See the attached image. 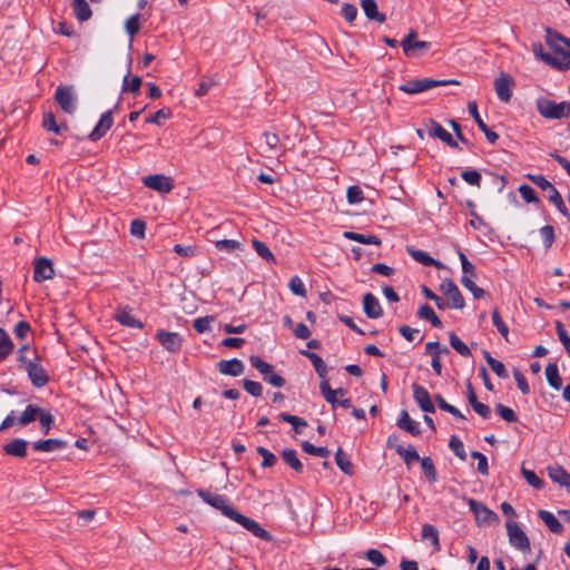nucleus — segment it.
<instances>
[{
  "instance_id": "473e14b6",
  "label": "nucleus",
  "mask_w": 570,
  "mask_h": 570,
  "mask_svg": "<svg viewBox=\"0 0 570 570\" xmlns=\"http://www.w3.org/2000/svg\"><path fill=\"white\" fill-rule=\"evenodd\" d=\"M539 518L543 521V523L550 529L553 533H561L562 532V524L559 522V520L549 511L540 510L538 512Z\"/></svg>"
},
{
  "instance_id": "13d9d810",
  "label": "nucleus",
  "mask_w": 570,
  "mask_h": 570,
  "mask_svg": "<svg viewBox=\"0 0 570 570\" xmlns=\"http://www.w3.org/2000/svg\"><path fill=\"white\" fill-rule=\"evenodd\" d=\"M521 473L527 480V482L533 487L534 489H542L544 485V482L531 470H528L522 466Z\"/></svg>"
},
{
  "instance_id": "39448f33",
  "label": "nucleus",
  "mask_w": 570,
  "mask_h": 570,
  "mask_svg": "<svg viewBox=\"0 0 570 570\" xmlns=\"http://www.w3.org/2000/svg\"><path fill=\"white\" fill-rule=\"evenodd\" d=\"M401 45L403 53L407 58L421 56L431 48L430 42L417 39V32L413 29L404 37Z\"/></svg>"
},
{
  "instance_id": "dca6fc26",
  "label": "nucleus",
  "mask_w": 570,
  "mask_h": 570,
  "mask_svg": "<svg viewBox=\"0 0 570 570\" xmlns=\"http://www.w3.org/2000/svg\"><path fill=\"white\" fill-rule=\"evenodd\" d=\"M468 110L470 112V115L472 116V118L474 119V121L476 122L479 129L485 135L487 139L489 140V142L491 144H495L497 140L499 139V135L497 132H494L493 130H491L487 125L485 122L482 120L479 111H478V105L475 101H470L468 104Z\"/></svg>"
},
{
  "instance_id": "72a5a7b5",
  "label": "nucleus",
  "mask_w": 570,
  "mask_h": 570,
  "mask_svg": "<svg viewBox=\"0 0 570 570\" xmlns=\"http://www.w3.org/2000/svg\"><path fill=\"white\" fill-rule=\"evenodd\" d=\"M343 237L361 244L381 245V239L375 235H364L355 232H344Z\"/></svg>"
},
{
  "instance_id": "ddd939ff",
  "label": "nucleus",
  "mask_w": 570,
  "mask_h": 570,
  "mask_svg": "<svg viewBox=\"0 0 570 570\" xmlns=\"http://www.w3.org/2000/svg\"><path fill=\"white\" fill-rule=\"evenodd\" d=\"M28 376L36 387H42L49 382V376L45 368L36 361H29L24 366Z\"/></svg>"
},
{
  "instance_id": "338daca9",
  "label": "nucleus",
  "mask_w": 570,
  "mask_h": 570,
  "mask_svg": "<svg viewBox=\"0 0 570 570\" xmlns=\"http://www.w3.org/2000/svg\"><path fill=\"white\" fill-rule=\"evenodd\" d=\"M471 456L473 459L478 460V468H476L478 471L482 475H488L489 474V464H488L487 456L479 451H472Z\"/></svg>"
},
{
  "instance_id": "bf43d9fd",
  "label": "nucleus",
  "mask_w": 570,
  "mask_h": 570,
  "mask_svg": "<svg viewBox=\"0 0 570 570\" xmlns=\"http://www.w3.org/2000/svg\"><path fill=\"white\" fill-rule=\"evenodd\" d=\"M170 117H171L170 109L163 108V109H159L158 111H156L155 114L148 116L146 118V122L155 124V125L160 126L161 125V120L169 119Z\"/></svg>"
},
{
  "instance_id": "a19ab883",
  "label": "nucleus",
  "mask_w": 570,
  "mask_h": 570,
  "mask_svg": "<svg viewBox=\"0 0 570 570\" xmlns=\"http://www.w3.org/2000/svg\"><path fill=\"white\" fill-rule=\"evenodd\" d=\"M335 462L342 472H344L347 475L353 474V464L341 448L335 453Z\"/></svg>"
},
{
  "instance_id": "393cba45",
  "label": "nucleus",
  "mask_w": 570,
  "mask_h": 570,
  "mask_svg": "<svg viewBox=\"0 0 570 570\" xmlns=\"http://www.w3.org/2000/svg\"><path fill=\"white\" fill-rule=\"evenodd\" d=\"M67 445V441L59 439L39 440L32 444L33 449L39 452H53L61 450Z\"/></svg>"
},
{
  "instance_id": "3c124183",
  "label": "nucleus",
  "mask_w": 570,
  "mask_h": 570,
  "mask_svg": "<svg viewBox=\"0 0 570 570\" xmlns=\"http://www.w3.org/2000/svg\"><path fill=\"white\" fill-rule=\"evenodd\" d=\"M449 448L453 451V453L462 461L466 459V453L464 450V445L462 441L456 436L452 435L449 441Z\"/></svg>"
},
{
  "instance_id": "c03bdc74",
  "label": "nucleus",
  "mask_w": 570,
  "mask_h": 570,
  "mask_svg": "<svg viewBox=\"0 0 570 570\" xmlns=\"http://www.w3.org/2000/svg\"><path fill=\"white\" fill-rule=\"evenodd\" d=\"M252 245H253L255 252L257 253V255H259L266 262L276 263L275 256L273 255V253L269 250V248L267 247V245L264 242H261L258 239H253Z\"/></svg>"
},
{
  "instance_id": "aec40b11",
  "label": "nucleus",
  "mask_w": 570,
  "mask_h": 570,
  "mask_svg": "<svg viewBox=\"0 0 570 570\" xmlns=\"http://www.w3.org/2000/svg\"><path fill=\"white\" fill-rule=\"evenodd\" d=\"M363 311L370 318H379L383 314V309L379 299L372 294L366 293L363 297Z\"/></svg>"
},
{
  "instance_id": "052dcab7",
  "label": "nucleus",
  "mask_w": 570,
  "mask_h": 570,
  "mask_svg": "<svg viewBox=\"0 0 570 570\" xmlns=\"http://www.w3.org/2000/svg\"><path fill=\"white\" fill-rule=\"evenodd\" d=\"M288 287L293 294L301 296V297L306 296L307 292H306L305 285L298 276H293L289 279Z\"/></svg>"
},
{
  "instance_id": "7c9ffc66",
  "label": "nucleus",
  "mask_w": 570,
  "mask_h": 570,
  "mask_svg": "<svg viewBox=\"0 0 570 570\" xmlns=\"http://www.w3.org/2000/svg\"><path fill=\"white\" fill-rule=\"evenodd\" d=\"M73 13L80 22L89 20L92 11L86 0H72L71 2Z\"/></svg>"
},
{
  "instance_id": "680f3d73",
  "label": "nucleus",
  "mask_w": 570,
  "mask_h": 570,
  "mask_svg": "<svg viewBox=\"0 0 570 570\" xmlns=\"http://www.w3.org/2000/svg\"><path fill=\"white\" fill-rule=\"evenodd\" d=\"M365 557L370 562H372L376 567H383L387 562L386 558L382 554V552L376 549L367 550Z\"/></svg>"
},
{
  "instance_id": "b1692460",
  "label": "nucleus",
  "mask_w": 570,
  "mask_h": 570,
  "mask_svg": "<svg viewBox=\"0 0 570 570\" xmlns=\"http://www.w3.org/2000/svg\"><path fill=\"white\" fill-rule=\"evenodd\" d=\"M320 390H321V394L323 395V397L328 403H331L333 407H335L336 404H338L337 396H345L347 393L346 390L341 389V387L336 389V390H332L327 380L321 381Z\"/></svg>"
},
{
  "instance_id": "f257e3e1",
  "label": "nucleus",
  "mask_w": 570,
  "mask_h": 570,
  "mask_svg": "<svg viewBox=\"0 0 570 570\" xmlns=\"http://www.w3.org/2000/svg\"><path fill=\"white\" fill-rule=\"evenodd\" d=\"M197 494L207 504L219 510L225 517L239 523L246 530L252 532L255 537L271 541L272 535L265 529H263L256 521L247 518L246 515L237 512L228 502V499L222 494L212 493L207 490L198 489Z\"/></svg>"
},
{
  "instance_id": "4d7b16f0",
  "label": "nucleus",
  "mask_w": 570,
  "mask_h": 570,
  "mask_svg": "<svg viewBox=\"0 0 570 570\" xmlns=\"http://www.w3.org/2000/svg\"><path fill=\"white\" fill-rule=\"evenodd\" d=\"M491 317L499 333L504 337L505 341H509V328L502 321L499 311L493 309L491 313Z\"/></svg>"
},
{
  "instance_id": "e2e57ef3",
  "label": "nucleus",
  "mask_w": 570,
  "mask_h": 570,
  "mask_svg": "<svg viewBox=\"0 0 570 570\" xmlns=\"http://www.w3.org/2000/svg\"><path fill=\"white\" fill-rule=\"evenodd\" d=\"M556 331H557L560 342L562 343L567 353L570 356V337H569L563 324L560 321L556 322Z\"/></svg>"
},
{
  "instance_id": "2f4dec72",
  "label": "nucleus",
  "mask_w": 570,
  "mask_h": 570,
  "mask_svg": "<svg viewBox=\"0 0 570 570\" xmlns=\"http://www.w3.org/2000/svg\"><path fill=\"white\" fill-rule=\"evenodd\" d=\"M407 253L411 255V257H413L416 262L421 263L424 266H434V267L442 266V264L439 261L432 258L428 253H425L423 250L409 247Z\"/></svg>"
},
{
  "instance_id": "a18cd8bd",
  "label": "nucleus",
  "mask_w": 570,
  "mask_h": 570,
  "mask_svg": "<svg viewBox=\"0 0 570 570\" xmlns=\"http://www.w3.org/2000/svg\"><path fill=\"white\" fill-rule=\"evenodd\" d=\"M302 450L307 454L316 455L320 458H327L331 454V452L327 448L315 446L314 444H312L307 441L302 442Z\"/></svg>"
},
{
  "instance_id": "6e6552de",
  "label": "nucleus",
  "mask_w": 570,
  "mask_h": 570,
  "mask_svg": "<svg viewBox=\"0 0 570 570\" xmlns=\"http://www.w3.org/2000/svg\"><path fill=\"white\" fill-rule=\"evenodd\" d=\"M468 504L475 517V521L479 525L491 524L499 520V517L495 512L490 510L483 503L476 501L475 499H468Z\"/></svg>"
},
{
  "instance_id": "a211bd4d",
  "label": "nucleus",
  "mask_w": 570,
  "mask_h": 570,
  "mask_svg": "<svg viewBox=\"0 0 570 570\" xmlns=\"http://www.w3.org/2000/svg\"><path fill=\"white\" fill-rule=\"evenodd\" d=\"M115 320L121 325L131 328H142V323L134 315L129 306L118 307L115 312Z\"/></svg>"
},
{
  "instance_id": "f704fd0d",
  "label": "nucleus",
  "mask_w": 570,
  "mask_h": 570,
  "mask_svg": "<svg viewBox=\"0 0 570 570\" xmlns=\"http://www.w3.org/2000/svg\"><path fill=\"white\" fill-rule=\"evenodd\" d=\"M546 376L549 385L554 390H560L562 380L559 375V370L556 363H549L546 367Z\"/></svg>"
},
{
  "instance_id": "4be33fe9",
  "label": "nucleus",
  "mask_w": 570,
  "mask_h": 570,
  "mask_svg": "<svg viewBox=\"0 0 570 570\" xmlns=\"http://www.w3.org/2000/svg\"><path fill=\"white\" fill-rule=\"evenodd\" d=\"M28 441L24 439H14L3 445V452L14 458H24L27 455Z\"/></svg>"
},
{
  "instance_id": "f03ea898",
  "label": "nucleus",
  "mask_w": 570,
  "mask_h": 570,
  "mask_svg": "<svg viewBox=\"0 0 570 570\" xmlns=\"http://www.w3.org/2000/svg\"><path fill=\"white\" fill-rule=\"evenodd\" d=\"M546 45L552 51V58L557 59L564 67L554 68L558 71H566L570 69V39L552 31L550 28L546 29Z\"/></svg>"
},
{
  "instance_id": "f3484780",
  "label": "nucleus",
  "mask_w": 570,
  "mask_h": 570,
  "mask_svg": "<svg viewBox=\"0 0 570 570\" xmlns=\"http://www.w3.org/2000/svg\"><path fill=\"white\" fill-rule=\"evenodd\" d=\"M112 124H114L112 111L108 110V111L104 112L101 115L98 124L94 128V130L89 134L88 138L91 141L99 140L111 128Z\"/></svg>"
},
{
  "instance_id": "9b49d317",
  "label": "nucleus",
  "mask_w": 570,
  "mask_h": 570,
  "mask_svg": "<svg viewBox=\"0 0 570 570\" xmlns=\"http://www.w3.org/2000/svg\"><path fill=\"white\" fill-rule=\"evenodd\" d=\"M55 276V269L52 261L48 257H38L33 263V281L41 283L45 281L52 279Z\"/></svg>"
},
{
  "instance_id": "423d86ee",
  "label": "nucleus",
  "mask_w": 570,
  "mask_h": 570,
  "mask_svg": "<svg viewBox=\"0 0 570 570\" xmlns=\"http://www.w3.org/2000/svg\"><path fill=\"white\" fill-rule=\"evenodd\" d=\"M505 527L510 544L521 552H530L529 538L521 527L515 521H508Z\"/></svg>"
},
{
  "instance_id": "6ab92c4d",
  "label": "nucleus",
  "mask_w": 570,
  "mask_h": 570,
  "mask_svg": "<svg viewBox=\"0 0 570 570\" xmlns=\"http://www.w3.org/2000/svg\"><path fill=\"white\" fill-rule=\"evenodd\" d=\"M413 397L420 405L421 410L425 413H433L435 411L434 405L431 401L428 390L419 384L412 385Z\"/></svg>"
},
{
  "instance_id": "69168bd1",
  "label": "nucleus",
  "mask_w": 570,
  "mask_h": 570,
  "mask_svg": "<svg viewBox=\"0 0 570 570\" xmlns=\"http://www.w3.org/2000/svg\"><path fill=\"white\" fill-rule=\"evenodd\" d=\"M519 193H520L521 197L524 199V202H527V203H538L539 202L535 190L527 184H523L519 187Z\"/></svg>"
},
{
  "instance_id": "ea45409f",
  "label": "nucleus",
  "mask_w": 570,
  "mask_h": 570,
  "mask_svg": "<svg viewBox=\"0 0 570 570\" xmlns=\"http://www.w3.org/2000/svg\"><path fill=\"white\" fill-rule=\"evenodd\" d=\"M395 451L404 460L406 465H410L413 461L421 460L420 455L417 454L416 449L412 445H410L409 448H404L399 444L395 446Z\"/></svg>"
},
{
  "instance_id": "0eeeda50",
  "label": "nucleus",
  "mask_w": 570,
  "mask_h": 570,
  "mask_svg": "<svg viewBox=\"0 0 570 570\" xmlns=\"http://www.w3.org/2000/svg\"><path fill=\"white\" fill-rule=\"evenodd\" d=\"M55 100L65 112L71 115L76 111L77 97L73 86L69 85L57 87L55 92Z\"/></svg>"
},
{
  "instance_id": "cd10ccee",
  "label": "nucleus",
  "mask_w": 570,
  "mask_h": 570,
  "mask_svg": "<svg viewBox=\"0 0 570 570\" xmlns=\"http://www.w3.org/2000/svg\"><path fill=\"white\" fill-rule=\"evenodd\" d=\"M397 426L414 436H417L421 434L419 424L411 419V416L409 415V413L405 410L401 411V413H400V417L397 420Z\"/></svg>"
},
{
  "instance_id": "5701e85b",
  "label": "nucleus",
  "mask_w": 570,
  "mask_h": 570,
  "mask_svg": "<svg viewBox=\"0 0 570 570\" xmlns=\"http://www.w3.org/2000/svg\"><path fill=\"white\" fill-rule=\"evenodd\" d=\"M360 4L367 19L383 23L386 16L380 12L375 0H360Z\"/></svg>"
},
{
  "instance_id": "f8f14e48",
  "label": "nucleus",
  "mask_w": 570,
  "mask_h": 570,
  "mask_svg": "<svg viewBox=\"0 0 570 570\" xmlns=\"http://www.w3.org/2000/svg\"><path fill=\"white\" fill-rule=\"evenodd\" d=\"M424 126L428 130V134L433 138H439L444 144L449 145L452 148L459 149L458 142L453 139L451 134L446 131L439 122L434 119H428L424 121Z\"/></svg>"
},
{
  "instance_id": "8fccbe9b",
  "label": "nucleus",
  "mask_w": 570,
  "mask_h": 570,
  "mask_svg": "<svg viewBox=\"0 0 570 570\" xmlns=\"http://www.w3.org/2000/svg\"><path fill=\"white\" fill-rule=\"evenodd\" d=\"M140 16L138 13L130 16L125 22V29L131 38L140 31Z\"/></svg>"
},
{
  "instance_id": "20e7f679",
  "label": "nucleus",
  "mask_w": 570,
  "mask_h": 570,
  "mask_svg": "<svg viewBox=\"0 0 570 570\" xmlns=\"http://www.w3.org/2000/svg\"><path fill=\"white\" fill-rule=\"evenodd\" d=\"M452 83H459L456 80H433L428 78L416 79V80H410L404 83H402L399 89L405 94L414 95L419 92L426 91L429 89L439 87V86H446Z\"/></svg>"
},
{
  "instance_id": "864d4df0",
  "label": "nucleus",
  "mask_w": 570,
  "mask_h": 570,
  "mask_svg": "<svg viewBox=\"0 0 570 570\" xmlns=\"http://www.w3.org/2000/svg\"><path fill=\"white\" fill-rule=\"evenodd\" d=\"M141 83L142 80L139 76H134L130 79L128 78V76H126L124 79L122 91L128 90L136 95L139 92Z\"/></svg>"
},
{
  "instance_id": "e433bc0d",
  "label": "nucleus",
  "mask_w": 570,
  "mask_h": 570,
  "mask_svg": "<svg viewBox=\"0 0 570 570\" xmlns=\"http://www.w3.org/2000/svg\"><path fill=\"white\" fill-rule=\"evenodd\" d=\"M282 458L284 462L291 466L295 472L302 473L303 472V464L297 458V453L293 449H285L282 452Z\"/></svg>"
},
{
  "instance_id": "4468645a",
  "label": "nucleus",
  "mask_w": 570,
  "mask_h": 570,
  "mask_svg": "<svg viewBox=\"0 0 570 570\" xmlns=\"http://www.w3.org/2000/svg\"><path fill=\"white\" fill-rule=\"evenodd\" d=\"M156 336L168 352L176 353L181 348L183 338L178 333L160 330Z\"/></svg>"
},
{
  "instance_id": "37998d69",
  "label": "nucleus",
  "mask_w": 570,
  "mask_h": 570,
  "mask_svg": "<svg viewBox=\"0 0 570 570\" xmlns=\"http://www.w3.org/2000/svg\"><path fill=\"white\" fill-rule=\"evenodd\" d=\"M449 341H450V345L452 346V348L455 350L461 356H463V357L471 356L470 348L468 347V345L464 342H462L460 340V337L455 333L451 332L449 334Z\"/></svg>"
},
{
  "instance_id": "4c0bfd02",
  "label": "nucleus",
  "mask_w": 570,
  "mask_h": 570,
  "mask_svg": "<svg viewBox=\"0 0 570 570\" xmlns=\"http://www.w3.org/2000/svg\"><path fill=\"white\" fill-rule=\"evenodd\" d=\"M483 356H484L488 365L499 377H501V379L508 377V372L505 370L504 364L501 361H498L494 357H492L488 351H483Z\"/></svg>"
},
{
  "instance_id": "a878e982",
  "label": "nucleus",
  "mask_w": 570,
  "mask_h": 570,
  "mask_svg": "<svg viewBox=\"0 0 570 570\" xmlns=\"http://www.w3.org/2000/svg\"><path fill=\"white\" fill-rule=\"evenodd\" d=\"M548 474L553 482L567 488V490L570 492V473H568L562 466H549Z\"/></svg>"
},
{
  "instance_id": "58836bf2",
  "label": "nucleus",
  "mask_w": 570,
  "mask_h": 570,
  "mask_svg": "<svg viewBox=\"0 0 570 570\" xmlns=\"http://www.w3.org/2000/svg\"><path fill=\"white\" fill-rule=\"evenodd\" d=\"M422 539L430 540L434 550L440 551L439 531L432 524H424L422 527Z\"/></svg>"
},
{
  "instance_id": "412c9836",
  "label": "nucleus",
  "mask_w": 570,
  "mask_h": 570,
  "mask_svg": "<svg viewBox=\"0 0 570 570\" xmlns=\"http://www.w3.org/2000/svg\"><path fill=\"white\" fill-rule=\"evenodd\" d=\"M217 367L224 375L239 376L244 372V364L238 358L222 360L218 362Z\"/></svg>"
},
{
  "instance_id": "6e6d98bb",
  "label": "nucleus",
  "mask_w": 570,
  "mask_h": 570,
  "mask_svg": "<svg viewBox=\"0 0 570 570\" xmlns=\"http://www.w3.org/2000/svg\"><path fill=\"white\" fill-rule=\"evenodd\" d=\"M495 411L505 422L513 423L518 421L515 412L501 403L495 405Z\"/></svg>"
},
{
  "instance_id": "c756f323",
  "label": "nucleus",
  "mask_w": 570,
  "mask_h": 570,
  "mask_svg": "<svg viewBox=\"0 0 570 570\" xmlns=\"http://www.w3.org/2000/svg\"><path fill=\"white\" fill-rule=\"evenodd\" d=\"M301 354L304 355L305 357H307L312 362L318 376L322 380H326L327 367H326V364L323 361V358L320 355H317L316 353L305 351V350L301 351Z\"/></svg>"
},
{
  "instance_id": "603ef678",
  "label": "nucleus",
  "mask_w": 570,
  "mask_h": 570,
  "mask_svg": "<svg viewBox=\"0 0 570 570\" xmlns=\"http://www.w3.org/2000/svg\"><path fill=\"white\" fill-rule=\"evenodd\" d=\"M38 420L40 422L41 433L45 435L48 434L55 423L53 416L42 409L41 414H39L38 416Z\"/></svg>"
},
{
  "instance_id": "7ed1b4c3",
  "label": "nucleus",
  "mask_w": 570,
  "mask_h": 570,
  "mask_svg": "<svg viewBox=\"0 0 570 570\" xmlns=\"http://www.w3.org/2000/svg\"><path fill=\"white\" fill-rule=\"evenodd\" d=\"M538 112L546 119H562L570 117V104L567 101L554 102L546 97L535 100Z\"/></svg>"
},
{
  "instance_id": "774afa93",
  "label": "nucleus",
  "mask_w": 570,
  "mask_h": 570,
  "mask_svg": "<svg viewBox=\"0 0 570 570\" xmlns=\"http://www.w3.org/2000/svg\"><path fill=\"white\" fill-rule=\"evenodd\" d=\"M346 198L350 204H358L363 200V190L358 186H350Z\"/></svg>"
},
{
  "instance_id": "c85d7f7f",
  "label": "nucleus",
  "mask_w": 570,
  "mask_h": 570,
  "mask_svg": "<svg viewBox=\"0 0 570 570\" xmlns=\"http://www.w3.org/2000/svg\"><path fill=\"white\" fill-rule=\"evenodd\" d=\"M41 410L42 409L40 406L28 404L21 415L17 419V423L22 426L30 424L38 420L39 414H41Z\"/></svg>"
},
{
  "instance_id": "79ce46f5",
  "label": "nucleus",
  "mask_w": 570,
  "mask_h": 570,
  "mask_svg": "<svg viewBox=\"0 0 570 570\" xmlns=\"http://www.w3.org/2000/svg\"><path fill=\"white\" fill-rule=\"evenodd\" d=\"M278 419L283 422L289 423L293 426L295 433H302L303 429L307 426V422L305 420L288 413H281Z\"/></svg>"
},
{
  "instance_id": "2eb2a0df",
  "label": "nucleus",
  "mask_w": 570,
  "mask_h": 570,
  "mask_svg": "<svg viewBox=\"0 0 570 570\" xmlns=\"http://www.w3.org/2000/svg\"><path fill=\"white\" fill-rule=\"evenodd\" d=\"M142 183L146 187L159 193H169L173 189L170 178L159 174L148 175L144 177Z\"/></svg>"
},
{
  "instance_id": "49530a36",
  "label": "nucleus",
  "mask_w": 570,
  "mask_h": 570,
  "mask_svg": "<svg viewBox=\"0 0 570 570\" xmlns=\"http://www.w3.org/2000/svg\"><path fill=\"white\" fill-rule=\"evenodd\" d=\"M42 126L55 134H60L62 128H67L65 125H57L55 115L50 111L43 114Z\"/></svg>"
},
{
  "instance_id": "de8ad7c7",
  "label": "nucleus",
  "mask_w": 570,
  "mask_h": 570,
  "mask_svg": "<svg viewBox=\"0 0 570 570\" xmlns=\"http://www.w3.org/2000/svg\"><path fill=\"white\" fill-rule=\"evenodd\" d=\"M216 249L226 253H233L236 249H240L242 244L235 239H219L214 242Z\"/></svg>"
},
{
  "instance_id": "bb28decb",
  "label": "nucleus",
  "mask_w": 570,
  "mask_h": 570,
  "mask_svg": "<svg viewBox=\"0 0 570 570\" xmlns=\"http://www.w3.org/2000/svg\"><path fill=\"white\" fill-rule=\"evenodd\" d=\"M532 52L535 58L543 61L546 65H548L551 68H562L564 67L562 63L557 61V59L552 58V55L549 52H546L543 49V46L540 42H534L531 46Z\"/></svg>"
},
{
  "instance_id": "9d476101",
  "label": "nucleus",
  "mask_w": 570,
  "mask_h": 570,
  "mask_svg": "<svg viewBox=\"0 0 570 570\" xmlns=\"http://www.w3.org/2000/svg\"><path fill=\"white\" fill-rule=\"evenodd\" d=\"M514 79L505 72H501L494 79V90L502 102H509L511 100Z\"/></svg>"
},
{
  "instance_id": "c9c22d12",
  "label": "nucleus",
  "mask_w": 570,
  "mask_h": 570,
  "mask_svg": "<svg viewBox=\"0 0 570 570\" xmlns=\"http://www.w3.org/2000/svg\"><path fill=\"white\" fill-rule=\"evenodd\" d=\"M13 342L8 333L0 328V362L8 358V356L13 352Z\"/></svg>"
},
{
  "instance_id": "09e8293b",
  "label": "nucleus",
  "mask_w": 570,
  "mask_h": 570,
  "mask_svg": "<svg viewBox=\"0 0 570 570\" xmlns=\"http://www.w3.org/2000/svg\"><path fill=\"white\" fill-rule=\"evenodd\" d=\"M419 462L421 463V466H422V470H423L425 476L430 481L435 482L438 474H436V470L434 468L432 459L429 456L421 458V460H419Z\"/></svg>"
},
{
  "instance_id": "0e129e2a",
  "label": "nucleus",
  "mask_w": 570,
  "mask_h": 570,
  "mask_svg": "<svg viewBox=\"0 0 570 570\" xmlns=\"http://www.w3.org/2000/svg\"><path fill=\"white\" fill-rule=\"evenodd\" d=\"M214 316L198 317L194 321V330L198 333H205L209 331L210 324L214 322Z\"/></svg>"
},
{
  "instance_id": "5fc2aeb1",
  "label": "nucleus",
  "mask_w": 570,
  "mask_h": 570,
  "mask_svg": "<svg viewBox=\"0 0 570 570\" xmlns=\"http://www.w3.org/2000/svg\"><path fill=\"white\" fill-rule=\"evenodd\" d=\"M249 362H250L252 366L255 367L263 376L267 375L271 372V370H273V365L263 361L257 355H252L249 357Z\"/></svg>"
},
{
  "instance_id": "1a4fd4ad",
  "label": "nucleus",
  "mask_w": 570,
  "mask_h": 570,
  "mask_svg": "<svg viewBox=\"0 0 570 570\" xmlns=\"http://www.w3.org/2000/svg\"><path fill=\"white\" fill-rule=\"evenodd\" d=\"M440 289L450 301L449 306L455 309H462L465 305L464 298L458 288L456 284L451 278H445Z\"/></svg>"
}]
</instances>
